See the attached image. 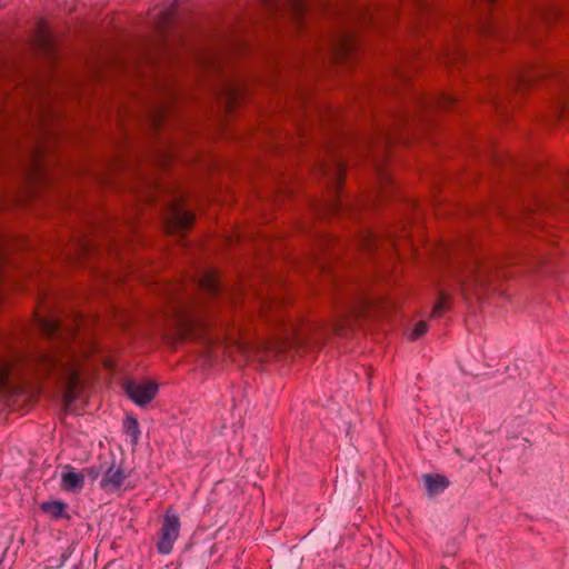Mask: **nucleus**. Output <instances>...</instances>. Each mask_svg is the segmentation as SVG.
<instances>
[{
    "mask_svg": "<svg viewBox=\"0 0 569 569\" xmlns=\"http://www.w3.org/2000/svg\"><path fill=\"white\" fill-rule=\"evenodd\" d=\"M34 326L51 345L48 349L29 353L12 352L10 356H0V395H12L20 389L12 381V377L16 370L27 367L37 375L56 377L63 383L64 403L69 406L78 399L80 371L73 347L78 329L66 325L54 313L37 316Z\"/></svg>",
    "mask_w": 569,
    "mask_h": 569,
    "instance_id": "nucleus-1",
    "label": "nucleus"
},
{
    "mask_svg": "<svg viewBox=\"0 0 569 569\" xmlns=\"http://www.w3.org/2000/svg\"><path fill=\"white\" fill-rule=\"evenodd\" d=\"M502 276L493 260L477 258L468 268L467 274L460 280L463 295L486 289L495 278Z\"/></svg>",
    "mask_w": 569,
    "mask_h": 569,
    "instance_id": "nucleus-2",
    "label": "nucleus"
},
{
    "mask_svg": "<svg viewBox=\"0 0 569 569\" xmlns=\"http://www.w3.org/2000/svg\"><path fill=\"white\" fill-rule=\"evenodd\" d=\"M179 516L168 508L160 528V536L157 542V550L160 555H169L180 533Z\"/></svg>",
    "mask_w": 569,
    "mask_h": 569,
    "instance_id": "nucleus-3",
    "label": "nucleus"
},
{
    "mask_svg": "<svg viewBox=\"0 0 569 569\" xmlns=\"http://www.w3.org/2000/svg\"><path fill=\"white\" fill-rule=\"evenodd\" d=\"M498 0H470V6L475 10L478 30L487 36H501L500 24L492 18L491 8Z\"/></svg>",
    "mask_w": 569,
    "mask_h": 569,
    "instance_id": "nucleus-4",
    "label": "nucleus"
},
{
    "mask_svg": "<svg viewBox=\"0 0 569 569\" xmlns=\"http://www.w3.org/2000/svg\"><path fill=\"white\" fill-rule=\"evenodd\" d=\"M124 392L137 406L144 407L156 398L158 385L151 381L129 380L124 383Z\"/></svg>",
    "mask_w": 569,
    "mask_h": 569,
    "instance_id": "nucleus-5",
    "label": "nucleus"
},
{
    "mask_svg": "<svg viewBox=\"0 0 569 569\" xmlns=\"http://www.w3.org/2000/svg\"><path fill=\"white\" fill-rule=\"evenodd\" d=\"M197 283L199 289L211 298H220L227 295V289L216 270H203L198 277Z\"/></svg>",
    "mask_w": 569,
    "mask_h": 569,
    "instance_id": "nucleus-6",
    "label": "nucleus"
},
{
    "mask_svg": "<svg viewBox=\"0 0 569 569\" xmlns=\"http://www.w3.org/2000/svg\"><path fill=\"white\" fill-rule=\"evenodd\" d=\"M193 221L194 214L191 211L184 209L181 206H173L170 209L168 228L171 229L172 232L182 234L191 228Z\"/></svg>",
    "mask_w": 569,
    "mask_h": 569,
    "instance_id": "nucleus-7",
    "label": "nucleus"
},
{
    "mask_svg": "<svg viewBox=\"0 0 569 569\" xmlns=\"http://www.w3.org/2000/svg\"><path fill=\"white\" fill-rule=\"evenodd\" d=\"M84 487V476L81 472H76L74 468L70 465L63 467L61 473V488L64 491L78 493Z\"/></svg>",
    "mask_w": 569,
    "mask_h": 569,
    "instance_id": "nucleus-8",
    "label": "nucleus"
},
{
    "mask_svg": "<svg viewBox=\"0 0 569 569\" xmlns=\"http://www.w3.org/2000/svg\"><path fill=\"white\" fill-rule=\"evenodd\" d=\"M127 476L120 466H117L114 461L109 466L104 476L100 482L101 488L116 490L119 489Z\"/></svg>",
    "mask_w": 569,
    "mask_h": 569,
    "instance_id": "nucleus-9",
    "label": "nucleus"
},
{
    "mask_svg": "<svg viewBox=\"0 0 569 569\" xmlns=\"http://www.w3.org/2000/svg\"><path fill=\"white\" fill-rule=\"evenodd\" d=\"M540 68L519 69L513 74L512 86L519 89L530 87L540 78Z\"/></svg>",
    "mask_w": 569,
    "mask_h": 569,
    "instance_id": "nucleus-10",
    "label": "nucleus"
},
{
    "mask_svg": "<svg viewBox=\"0 0 569 569\" xmlns=\"http://www.w3.org/2000/svg\"><path fill=\"white\" fill-rule=\"evenodd\" d=\"M40 509L54 520L71 518L68 513V505L61 500L44 501L40 505Z\"/></svg>",
    "mask_w": 569,
    "mask_h": 569,
    "instance_id": "nucleus-11",
    "label": "nucleus"
},
{
    "mask_svg": "<svg viewBox=\"0 0 569 569\" xmlns=\"http://www.w3.org/2000/svg\"><path fill=\"white\" fill-rule=\"evenodd\" d=\"M36 47L47 56H53L54 47L50 32L44 24H41L34 38Z\"/></svg>",
    "mask_w": 569,
    "mask_h": 569,
    "instance_id": "nucleus-12",
    "label": "nucleus"
},
{
    "mask_svg": "<svg viewBox=\"0 0 569 569\" xmlns=\"http://www.w3.org/2000/svg\"><path fill=\"white\" fill-rule=\"evenodd\" d=\"M456 101V98L449 93H440L436 97H420L419 98V103L422 106V107H435V106H438V107H441V108H447V107H450L455 103Z\"/></svg>",
    "mask_w": 569,
    "mask_h": 569,
    "instance_id": "nucleus-13",
    "label": "nucleus"
},
{
    "mask_svg": "<svg viewBox=\"0 0 569 569\" xmlns=\"http://www.w3.org/2000/svg\"><path fill=\"white\" fill-rule=\"evenodd\" d=\"M425 485L430 493H438L449 487V480L441 475H426Z\"/></svg>",
    "mask_w": 569,
    "mask_h": 569,
    "instance_id": "nucleus-14",
    "label": "nucleus"
},
{
    "mask_svg": "<svg viewBox=\"0 0 569 569\" xmlns=\"http://www.w3.org/2000/svg\"><path fill=\"white\" fill-rule=\"evenodd\" d=\"M261 313L262 316L271 321L273 320L274 318V321L277 322H282V318L280 317V315H278V310L280 309V303L276 302V301H271V300H263L261 302Z\"/></svg>",
    "mask_w": 569,
    "mask_h": 569,
    "instance_id": "nucleus-15",
    "label": "nucleus"
},
{
    "mask_svg": "<svg viewBox=\"0 0 569 569\" xmlns=\"http://www.w3.org/2000/svg\"><path fill=\"white\" fill-rule=\"evenodd\" d=\"M556 191L561 197H569V171L565 170L557 176Z\"/></svg>",
    "mask_w": 569,
    "mask_h": 569,
    "instance_id": "nucleus-16",
    "label": "nucleus"
},
{
    "mask_svg": "<svg viewBox=\"0 0 569 569\" xmlns=\"http://www.w3.org/2000/svg\"><path fill=\"white\" fill-rule=\"evenodd\" d=\"M124 429L126 432L131 437L132 442L137 443L140 436L138 420L133 417H128L124 421Z\"/></svg>",
    "mask_w": 569,
    "mask_h": 569,
    "instance_id": "nucleus-17",
    "label": "nucleus"
},
{
    "mask_svg": "<svg viewBox=\"0 0 569 569\" xmlns=\"http://www.w3.org/2000/svg\"><path fill=\"white\" fill-rule=\"evenodd\" d=\"M360 247L366 251H371L378 246V238L372 231H366L360 239Z\"/></svg>",
    "mask_w": 569,
    "mask_h": 569,
    "instance_id": "nucleus-18",
    "label": "nucleus"
},
{
    "mask_svg": "<svg viewBox=\"0 0 569 569\" xmlns=\"http://www.w3.org/2000/svg\"><path fill=\"white\" fill-rule=\"evenodd\" d=\"M449 301V296L445 291L439 292L438 300L432 309L431 316L435 318L441 317L446 310V306Z\"/></svg>",
    "mask_w": 569,
    "mask_h": 569,
    "instance_id": "nucleus-19",
    "label": "nucleus"
},
{
    "mask_svg": "<svg viewBox=\"0 0 569 569\" xmlns=\"http://www.w3.org/2000/svg\"><path fill=\"white\" fill-rule=\"evenodd\" d=\"M537 14L539 19L543 20L546 23H550L552 20H556L559 16V11L556 7H541L537 10Z\"/></svg>",
    "mask_w": 569,
    "mask_h": 569,
    "instance_id": "nucleus-20",
    "label": "nucleus"
},
{
    "mask_svg": "<svg viewBox=\"0 0 569 569\" xmlns=\"http://www.w3.org/2000/svg\"><path fill=\"white\" fill-rule=\"evenodd\" d=\"M428 331V325L426 321H420L418 322L413 330L411 331L409 338L411 340H417L419 338H421L426 332Z\"/></svg>",
    "mask_w": 569,
    "mask_h": 569,
    "instance_id": "nucleus-21",
    "label": "nucleus"
},
{
    "mask_svg": "<svg viewBox=\"0 0 569 569\" xmlns=\"http://www.w3.org/2000/svg\"><path fill=\"white\" fill-rule=\"evenodd\" d=\"M540 71H541L540 72V78H542V77H545L547 74L557 73V71L553 68H549V67L548 68L547 67L546 68L545 67L540 68ZM558 73H559L558 74L559 77H562V71L561 70H558Z\"/></svg>",
    "mask_w": 569,
    "mask_h": 569,
    "instance_id": "nucleus-22",
    "label": "nucleus"
},
{
    "mask_svg": "<svg viewBox=\"0 0 569 569\" xmlns=\"http://www.w3.org/2000/svg\"><path fill=\"white\" fill-rule=\"evenodd\" d=\"M343 171H345V167H343V164L341 162H339L338 163V168H337V173H336V177H335V183L336 184L340 183V180L342 178Z\"/></svg>",
    "mask_w": 569,
    "mask_h": 569,
    "instance_id": "nucleus-23",
    "label": "nucleus"
},
{
    "mask_svg": "<svg viewBox=\"0 0 569 569\" xmlns=\"http://www.w3.org/2000/svg\"><path fill=\"white\" fill-rule=\"evenodd\" d=\"M559 112L565 117L567 113L569 114V101L561 102L559 106Z\"/></svg>",
    "mask_w": 569,
    "mask_h": 569,
    "instance_id": "nucleus-24",
    "label": "nucleus"
},
{
    "mask_svg": "<svg viewBox=\"0 0 569 569\" xmlns=\"http://www.w3.org/2000/svg\"><path fill=\"white\" fill-rule=\"evenodd\" d=\"M295 10L297 14H302L303 3L302 0H295Z\"/></svg>",
    "mask_w": 569,
    "mask_h": 569,
    "instance_id": "nucleus-25",
    "label": "nucleus"
},
{
    "mask_svg": "<svg viewBox=\"0 0 569 569\" xmlns=\"http://www.w3.org/2000/svg\"><path fill=\"white\" fill-rule=\"evenodd\" d=\"M332 207L335 211L339 212L343 209V203L340 199H338L332 203Z\"/></svg>",
    "mask_w": 569,
    "mask_h": 569,
    "instance_id": "nucleus-26",
    "label": "nucleus"
},
{
    "mask_svg": "<svg viewBox=\"0 0 569 569\" xmlns=\"http://www.w3.org/2000/svg\"><path fill=\"white\" fill-rule=\"evenodd\" d=\"M87 473L92 477L93 479L98 477L99 475V471L96 470V468L91 467V468H88L86 469Z\"/></svg>",
    "mask_w": 569,
    "mask_h": 569,
    "instance_id": "nucleus-27",
    "label": "nucleus"
},
{
    "mask_svg": "<svg viewBox=\"0 0 569 569\" xmlns=\"http://www.w3.org/2000/svg\"><path fill=\"white\" fill-rule=\"evenodd\" d=\"M228 94H229V98H228V99L230 100L229 102L231 103V102H232V100H234V99H236V93H234L233 91H230Z\"/></svg>",
    "mask_w": 569,
    "mask_h": 569,
    "instance_id": "nucleus-28",
    "label": "nucleus"
}]
</instances>
